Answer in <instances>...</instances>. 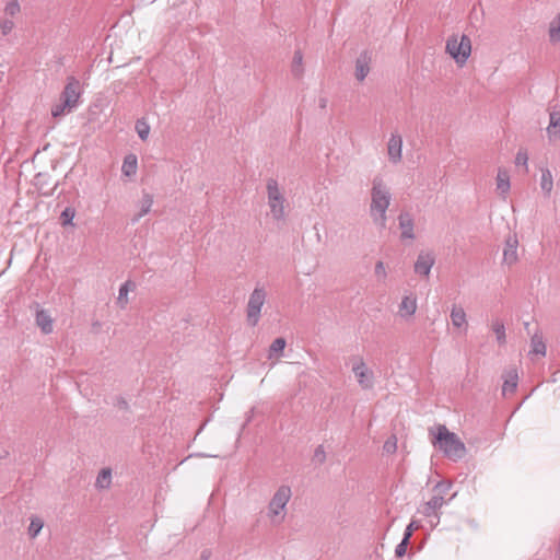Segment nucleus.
<instances>
[{"label": "nucleus", "mask_w": 560, "mask_h": 560, "mask_svg": "<svg viewBox=\"0 0 560 560\" xmlns=\"http://www.w3.org/2000/svg\"><path fill=\"white\" fill-rule=\"evenodd\" d=\"M73 107H71L70 105H66V102L60 100L58 104L52 106L51 115L52 117L57 118L65 115V113H70Z\"/></svg>", "instance_id": "34"}, {"label": "nucleus", "mask_w": 560, "mask_h": 560, "mask_svg": "<svg viewBox=\"0 0 560 560\" xmlns=\"http://www.w3.org/2000/svg\"><path fill=\"white\" fill-rule=\"evenodd\" d=\"M291 71L295 78H300L303 74V55L300 49L294 51Z\"/></svg>", "instance_id": "26"}, {"label": "nucleus", "mask_w": 560, "mask_h": 560, "mask_svg": "<svg viewBox=\"0 0 560 560\" xmlns=\"http://www.w3.org/2000/svg\"><path fill=\"white\" fill-rule=\"evenodd\" d=\"M137 156L135 154H128L124 159V163L121 166V172L126 176H132L137 173Z\"/></svg>", "instance_id": "23"}, {"label": "nucleus", "mask_w": 560, "mask_h": 560, "mask_svg": "<svg viewBox=\"0 0 560 560\" xmlns=\"http://www.w3.org/2000/svg\"><path fill=\"white\" fill-rule=\"evenodd\" d=\"M435 262L432 252H420L415 262V272L422 277H429L431 268Z\"/></svg>", "instance_id": "10"}, {"label": "nucleus", "mask_w": 560, "mask_h": 560, "mask_svg": "<svg viewBox=\"0 0 560 560\" xmlns=\"http://www.w3.org/2000/svg\"><path fill=\"white\" fill-rule=\"evenodd\" d=\"M45 196H49V195H52V191L51 192H44Z\"/></svg>", "instance_id": "48"}, {"label": "nucleus", "mask_w": 560, "mask_h": 560, "mask_svg": "<svg viewBox=\"0 0 560 560\" xmlns=\"http://www.w3.org/2000/svg\"><path fill=\"white\" fill-rule=\"evenodd\" d=\"M211 556V551L208 549H205L200 555V560H208Z\"/></svg>", "instance_id": "45"}, {"label": "nucleus", "mask_w": 560, "mask_h": 560, "mask_svg": "<svg viewBox=\"0 0 560 560\" xmlns=\"http://www.w3.org/2000/svg\"><path fill=\"white\" fill-rule=\"evenodd\" d=\"M549 37L552 43L560 40V15L550 23Z\"/></svg>", "instance_id": "32"}, {"label": "nucleus", "mask_w": 560, "mask_h": 560, "mask_svg": "<svg viewBox=\"0 0 560 560\" xmlns=\"http://www.w3.org/2000/svg\"><path fill=\"white\" fill-rule=\"evenodd\" d=\"M291 497V489L288 486H281L273 494L269 503V513L276 516L282 511Z\"/></svg>", "instance_id": "7"}, {"label": "nucleus", "mask_w": 560, "mask_h": 560, "mask_svg": "<svg viewBox=\"0 0 560 560\" xmlns=\"http://www.w3.org/2000/svg\"><path fill=\"white\" fill-rule=\"evenodd\" d=\"M114 405L121 410H129V404L121 396L116 397Z\"/></svg>", "instance_id": "43"}, {"label": "nucleus", "mask_w": 560, "mask_h": 560, "mask_svg": "<svg viewBox=\"0 0 560 560\" xmlns=\"http://www.w3.org/2000/svg\"><path fill=\"white\" fill-rule=\"evenodd\" d=\"M517 247L518 240L516 234H509L505 238L504 249H503V262L511 266L514 265L517 259Z\"/></svg>", "instance_id": "11"}, {"label": "nucleus", "mask_w": 560, "mask_h": 560, "mask_svg": "<svg viewBox=\"0 0 560 560\" xmlns=\"http://www.w3.org/2000/svg\"><path fill=\"white\" fill-rule=\"evenodd\" d=\"M136 289V283L131 280H127L125 283H122L119 288V294L117 298V303L120 306V308H125L128 303V292Z\"/></svg>", "instance_id": "21"}, {"label": "nucleus", "mask_w": 560, "mask_h": 560, "mask_svg": "<svg viewBox=\"0 0 560 560\" xmlns=\"http://www.w3.org/2000/svg\"><path fill=\"white\" fill-rule=\"evenodd\" d=\"M451 488H452L451 481H440L433 487L432 492H433V495L444 499V495H446L448 493Z\"/></svg>", "instance_id": "31"}, {"label": "nucleus", "mask_w": 560, "mask_h": 560, "mask_svg": "<svg viewBox=\"0 0 560 560\" xmlns=\"http://www.w3.org/2000/svg\"><path fill=\"white\" fill-rule=\"evenodd\" d=\"M390 203V192L381 176L372 180L370 213L381 229L386 226V211Z\"/></svg>", "instance_id": "1"}, {"label": "nucleus", "mask_w": 560, "mask_h": 560, "mask_svg": "<svg viewBox=\"0 0 560 560\" xmlns=\"http://www.w3.org/2000/svg\"><path fill=\"white\" fill-rule=\"evenodd\" d=\"M153 205V196L149 192H143L141 200L139 201L140 210L131 219L132 223L138 222L142 217L150 212Z\"/></svg>", "instance_id": "17"}, {"label": "nucleus", "mask_w": 560, "mask_h": 560, "mask_svg": "<svg viewBox=\"0 0 560 560\" xmlns=\"http://www.w3.org/2000/svg\"><path fill=\"white\" fill-rule=\"evenodd\" d=\"M266 301V291L262 288H255L247 303V322L255 327L260 318V311Z\"/></svg>", "instance_id": "5"}, {"label": "nucleus", "mask_w": 560, "mask_h": 560, "mask_svg": "<svg viewBox=\"0 0 560 560\" xmlns=\"http://www.w3.org/2000/svg\"><path fill=\"white\" fill-rule=\"evenodd\" d=\"M375 276L382 280H384L387 276L386 270H385V265L381 260L377 261L375 265Z\"/></svg>", "instance_id": "41"}, {"label": "nucleus", "mask_w": 560, "mask_h": 560, "mask_svg": "<svg viewBox=\"0 0 560 560\" xmlns=\"http://www.w3.org/2000/svg\"><path fill=\"white\" fill-rule=\"evenodd\" d=\"M557 560H560V549H557Z\"/></svg>", "instance_id": "47"}, {"label": "nucleus", "mask_w": 560, "mask_h": 560, "mask_svg": "<svg viewBox=\"0 0 560 560\" xmlns=\"http://www.w3.org/2000/svg\"><path fill=\"white\" fill-rule=\"evenodd\" d=\"M527 152L525 150H520L515 156V164L525 166V170L527 171Z\"/></svg>", "instance_id": "40"}, {"label": "nucleus", "mask_w": 560, "mask_h": 560, "mask_svg": "<svg viewBox=\"0 0 560 560\" xmlns=\"http://www.w3.org/2000/svg\"><path fill=\"white\" fill-rule=\"evenodd\" d=\"M80 97V82L75 78L71 77L68 79V83L66 84L60 100L66 102V105H70L71 107H75Z\"/></svg>", "instance_id": "9"}, {"label": "nucleus", "mask_w": 560, "mask_h": 560, "mask_svg": "<svg viewBox=\"0 0 560 560\" xmlns=\"http://www.w3.org/2000/svg\"><path fill=\"white\" fill-rule=\"evenodd\" d=\"M36 314H35V322L36 325L39 327L40 331L45 335H48L52 332L54 330V319L51 318L48 311L44 308H39V305L36 304Z\"/></svg>", "instance_id": "12"}, {"label": "nucleus", "mask_w": 560, "mask_h": 560, "mask_svg": "<svg viewBox=\"0 0 560 560\" xmlns=\"http://www.w3.org/2000/svg\"><path fill=\"white\" fill-rule=\"evenodd\" d=\"M492 330L494 331L495 336H497V341L500 343V345H503L505 343L506 341V337H505V327H504V324L497 319L492 323Z\"/></svg>", "instance_id": "30"}, {"label": "nucleus", "mask_w": 560, "mask_h": 560, "mask_svg": "<svg viewBox=\"0 0 560 560\" xmlns=\"http://www.w3.org/2000/svg\"><path fill=\"white\" fill-rule=\"evenodd\" d=\"M433 446L452 460L462 459L466 455V446L463 441L444 424L436 427V432L431 440Z\"/></svg>", "instance_id": "2"}, {"label": "nucleus", "mask_w": 560, "mask_h": 560, "mask_svg": "<svg viewBox=\"0 0 560 560\" xmlns=\"http://www.w3.org/2000/svg\"><path fill=\"white\" fill-rule=\"evenodd\" d=\"M530 345H532V352L533 353L540 354V355H545L546 354V345H545L541 336H538L537 334H535L532 337Z\"/></svg>", "instance_id": "28"}, {"label": "nucleus", "mask_w": 560, "mask_h": 560, "mask_svg": "<svg viewBox=\"0 0 560 560\" xmlns=\"http://www.w3.org/2000/svg\"><path fill=\"white\" fill-rule=\"evenodd\" d=\"M136 131L139 136V138L143 141H145L150 133V126L144 119H138L136 121Z\"/></svg>", "instance_id": "33"}, {"label": "nucleus", "mask_w": 560, "mask_h": 560, "mask_svg": "<svg viewBox=\"0 0 560 560\" xmlns=\"http://www.w3.org/2000/svg\"><path fill=\"white\" fill-rule=\"evenodd\" d=\"M75 215V210L71 207H67L60 214V223L66 226L72 224V220Z\"/></svg>", "instance_id": "35"}, {"label": "nucleus", "mask_w": 560, "mask_h": 560, "mask_svg": "<svg viewBox=\"0 0 560 560\" xmlns=\"http://www.w3.org/2000/svg\"><path fill=\"white\" fill-rule=\"evenodd\" d=\"M398 221H399V228L401 229V235L400 237L402 240L405 238H410V240H413L415 238V233H413V219L411 217V214L409 212H401L398 217Z\"/></svg>", "instance_id": "16"}, {"label": "nucleus", "mask_w": 560, "mask_h": 560, "mask_svg": "<svg viewBox=\"0 0 560 560\" xmlns=\"http://www.w3.org/2000/svg\"><path fill=\"white\" fill-rule=\"evenodd\" d=\"M452 324L456 328L467 326L466 313L463 307L453 305L451 311Z\"/></svg>", "instance_id": "19"}, {"label": "nucleus", "mask_w": 560, "mask_h": 560, "mask_svg": "<svg viewBox=\"0 0 560 560\" xmlns=\"http://www.w3.org/2000/svg\"><path fill=\"white\" fill-rule=\"evenodd\" d=\"M504 384L502 387L503 395L508 393H513L517 387V373L515 370H510L504 375Z\"/></svg>", "instance_id": "20"}, {"label": "nucleus", "mask_w": 560, "mask_h": 560, "mask_svg": "<svg viewBox=\"0 0 560 560\" xmlns=\"http://www.w3.org/2000/svg\"><path fill=\"white\" fill-rule=\"evenodd\" d=\"M547 133L550 140H557L560 138V109L555 106L549 113V126L547 127Z\"/></svg>", "instance_id": "15"}, {"label": "nucleus", "mask_w": 560, "mask_h": 560, "mask_svg": "<svg viewBox=\"0 0 560 560\" xmlns=\"http://www.w3.org/2000/svg\"><path fill=\"white\" fill-rule=\"evenodd\" d=\"M383 450L384 452L386 453H389V454H393L396 452L397 450V440H396V436L393 435L392 438H389L383 445Z\"/></svg>", "instance_id": "38"}, {"label": "nucleus", "mask_w": 560, "mask_h": 560, "mask_svg": "<svg viewBox=\"0 0 560 560\" xmlns=\"http://www.w3.org/2000/svg\"><path fill=\"white\" fill-rule=\"evenodd\" d=\"M497 187L501 192H506L510 189V177L505 171H499L497 176Z\"/></svg>", "instance_id": "29"}, {"label": "nucleus", "mask_w": 560, "mask_h": 560, "mask_svg": "<svg viewBox=\"0 0 560 560\" xmlns=\"http://www.w3.org/2000/svg\"><path fill=\"white\" fill-rule=\"evenodd\" d=\"M44 527V521L39 516H32L31 523L27 529L30 538H35Z\"/></svg>", "instance_id": "27"}, {"label": "nucleus", "mask_w": 560, "mask_h": 560, "mask_svg": "<svg viewBox=\"0 0 560 560\" xmlns=\"http://www.w3.org/2000/svg\"><path fill=\"white\" fill-rule=\"evenodd\" d=\"M318 104H319V107L322 109H325L326 106H327V98L326 97H320L319 101H318Z\"/></svg>", "instance_id": "46"}, {"label": "nucleus", "mask_w": 560, "mask_h": 560, "mask_svg": "<svg viewBox=\"0 0 560 560\" xmlns=\"http://www.w3.org/2000/svg\"><path fill=\"white\" fill-rule=\"evenodd\" d=\"M417 300L412 296H405L399 305L401 316H411L416 313Z\"/></svg>", "instance_id": "22"}, {"label": "nucleus", "mask_w": 560, "mask_h": 560, "mask_svg": "<svg viewBox=\"0 0 560 560\" xmlns=\"http://www.w3.org/2000/svg\"><path fill=\"white\" fill-rule=\"evenodd\" d=\"M352 371L357 377L359 385L363 389H370L374 385V375L371 370L368 369L362 358L358 359V362L353 365Z\"/></svg>", "instance_id": "6"}, {"label": "nucleus", "mask_w": 560, "mask_h": 560, "mask_svg": "<svg viewBox=\"0 0 560 560\" xmlns=\"http://www.w3.org/2000/svg\"><path fill=\"white\" fill-rule=\"evenodd\" d=\"M267 195L270 212L275 220L284 219V196L280 191L278 182L273 178L267 180Z\"/></svg>", "instance_id": "4"}, {"label": "nucleus", "mask_w": 560, "mask_h": 560, "mask_svg": "<svg viewBox=\"0 0 560 560\" xmlns=\"http://www.w3.org/2000/svg\"><path fill=\"white\" fill-rule=\"evenodd\" d=\"M371 57L368 51H362L355 60V79L362 82L370 72Z\"/></svg>", "instance_id": "14"}, {"label": "nucleus", "mask_w": 560, "mask_h": 560, "mask_svg": "<svg viewBox=\"0 0 560 560\" xmlns=\"http://www.w3.org/2000/svg\"><path fill=\"white\" fill-rule=\"evenodd\" d=\"M112 482V470L109 468H103L96 478L95 487L97 489H108Z\"/></svg>", "instance_id": "24"}, {"label": "nucleus", "mask_w": 560, "mask_h": 560, "mask_svg": "<svg viewBox=\"0 0 560 560\" xmlns=\"http://www.w3.org/2000/svg\"><path fill=\"white\" fill-rule=\"evenodd\" d=\"M401 149H402V138L398 133H392L388 144V158L393 163H398L401 161Z\"/></svg>", "instance_id": "13"}, {"label": "nucleus", "mask_w": 560, "mask_h": 560, "mask_svg": "<svg viewBox=\"0 0 560 560\" xmlns=\"http://www.w3.org/2000/svg\"><path fill=\"white\" fill-rule=\"evenodd\" d=\"M446 52L458 66L465 65L471 52L469 36L463 34L459 39L457 36H451L446 42Z\"/></svg>", "instance_id": "3"}, {"label": "nucleus", "mask_w": 560, "mask_h": 560, "mask_svg": "<svg viewBox=\"0 0 560 560\" xmlns=\"http://www.w3.org/2000/svg\"><path fill=\"white\" fill-rule=\"evenodd\" d=\"M409 545L408 538L402 537L401 541L395 548V556L401 558L406 555L407 547Z\"/></svg>", "instance_id": "37"}, {"label": "nucleus", "mask_w": 560, "mask_h": 560, "mask_svg": "<svg viewBox=\"0 0 560 560\" xmlns=\"http://www.w3.org/2000/svg\"><path fill=\"white\" fill-rule=\"evenodd\" d=\"M285 346H287V341L284 338H282V337L276 338L269 347L268 359L278 360L279 358H281L283 355Z\"/></svg>", "instance_id": "18"}, {"label": "nucleus", "mask_w": 560, "mask_h": 560, "mask_svg": "<svg viewBox=\"0 0 560 560\" xmlns=\"http://www.w3.org/2000/svg\"><path fill=\"white\" fill-rule=\"evenodd\" d=\"M325 460H326V452L324 450V446L318 445L314 451L313 462L322 465L325 463Z\"/></svg>", "instance_id": "36"}, {"label": "nucleus", "mask_w": 560, "mask_h": 560, "mask_svg": "<svg viewBox=\"0 0 560 560\" xmlns=\"http://www.w3.org/2000/svg\"><path fill=\"white\" fill-rule=\"evenodd\" d=\"M445 504V500L441 499L440 497L432 495V498L425 502L419 512L428 517V518H434L430 521L432 526H435L440 521V513L439 510Z\"/></svg>", "instance_id": "8"}, {"label": "nucleus", "mask_w": 560, "mask_h": 560, "mask_svg": "<svg viewBox=\"0 0 560 560\" xmlns=\"http://www.w3.org/2000/svg\"><path fill=\"white\" fill-rule=\"evenodd\" d=\"M4 12L8 15L14 16L16 13L20 12V4H19V2L16 0H13V1L9 2L5 5Z\"/></svg>", "instance_id": "39"}, {"label": "nucleus", "mask_w": 560, "mask_h": 560, "mask_svg": "<svg viewBox=\"0 0 560 560\" xmlns=\"http://www.w3.org/2000/svg\"><path fill=\"white\" fill-rule=\"evenodd\" d=\"M14 27V23L11 20H4L0 24L2 35H8Z\"/></svg>", "instance_id": "42"}, {"label": "nucleus", "mask_w": 560, "mask_h": 560, "mask_svg": "<svg viewBox=\"0 0 560 560\" xmlns=\"http://www.w3.org/2000/svg\"><path fill=\"white\" fill-rule=\"evenodd\" d=\"M540 187L546 195H550L553 188L552 174L548 168L541 170Z\"/></svg>", "instance_id": "25"}, {"label": "nucleus", "mask_w": 560, "mask_h": 560, "mask_svg": "<svg viewBox=\"0 0 560 560\" xmlns=\"http://www.w3.org/2000/svg\"><path fill=\"white\" fill-rule=\"evenodd\" d=\"M418 528V525L416 524V522H411L405 529V533H404V537H407L408 538V541H410V538L413 534V530Z\"/></svg>", "instance_id": "44"}]
</instances>
